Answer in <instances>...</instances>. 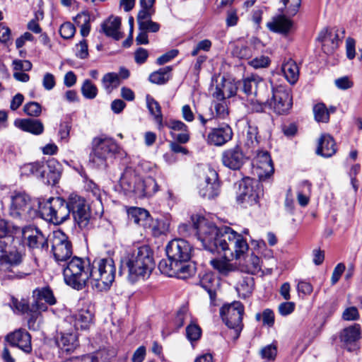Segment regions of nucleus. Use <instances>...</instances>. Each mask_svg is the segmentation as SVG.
<instances>
[{
  "label": "nucleus",
  "instance_id": "f257e3e1",
  "mask_svg": "<svg viewBox=\"0 0 362 362\" xmlns=\"http://www.w3.org/2000/svg\"><path fill=\"white\" fill-rule=\"evenodd\" d=\"M193 229L204 247L211 253L222 254L227 260L240 259L249 250L243 235L228 226L218 228L203 216H192Z\"/></svg>",
  "mask_w": 362,
  "mask_h": 362
},
{
  "label": "nucleus",
  "instance_id": "f03ea898",
  "mask_svg": "<svg viewBox=\"0 0 362 362\" xmlns=\"http://www.w3.org/2000/svg\"><path fill=\"white\" fill-rule=\"evenodd\" d=\"M41 216L54 224H61L68 219L71 213L74 221L82 230L91 228V212L86 201L81 197L71 194L66 202L60 197L49 198L40 206Z\"/></svg>",
  "mask_w": 362,
  "mask_h": 362
},
{
  "label": "nucleus",
  "instance_id": "7ed1b4c3",
  "mask_svg": "<svg viewBox=\"0 0 362 362\" xmlns=\"http://www.w3.org/2000/svg\"><path fill=\"white\" fill-rule=\"evenodd\" d=\"M154 265L151 250L148 246L143 245L121 258L119 274H126L128 280L134 283L149 277Z\"/></svg>",
  "mask_w": 362,
  "mask_h": 362
},
{
  "label": "nucleus",
  "instance_id": "20e7f679",
  "mask_svg": "<svg viewBox=\"0 0 362 362\" xmlns=\"http://www.w3.org/2000/svg\"><path fill=\"white\" fill-rule=\"evenodd\" d=\"M18 229L11 223L0 219V276L3 279L14 278L13 269L23 262L25 254L16 249L10 250L9 244L1 239L12 237Z\"/></svg>",
  "mask_w": 362,
  "mask_h": 362
},
{
  "label": "nucleus",
  "instance_id": "39448f33",
  "mask_svg": "<svg viewBox=\"0 0 362 362\" xmlns=\"http://www.w3.org/2000/svg\"><path fill=\"white\" fill-rule=\"evenodd\" d=\"M116 267L111 258L95 259L91 264L90 285L98 292L110 289L115 281Z\"/></svg>",
  "mask_w": 362,
  "mask_h": 362
},
{
  "label": "nucleus",
  "instance_id": "423d86ee",
  "mask_svg": "<svg viewBox=\"0 0 362 362\" xmlns=\"http://www.w3.org/2000/svg\"><path fill=\"white\" fill-rule=\"evenodd\" d=\"M91 264L78 257H74L63 269L65 283L78 291L82 290L90 281Z\"/></svg>",
  "mask_w": 362,
  "mask_h": 362
},
{
  "label": "nucleus",
  "instance_id": "0eeeda50",
  "mask_svg": "<svg viewBox=\"0 0 362 362\" xmlns=\"http://www.w3.org/2000/svg\"><path fill=\"white\" fill-rule=\"evenodd\" d=\"M119 151V146L114 139L105 136L95 137L92 141L90 162L97 168L105 167L107 159Z\"/></svg>",
  "mask_w": 362,
  "mask_h": 362
},
{
  "label": "nucleus",
  "instance_id": "6e6552de",
  "mask_svg": "<svg viewBox=\"0 0 362 362\" xmlns=\"http://www.w3.org/2000/svg\"><path fill=\"white\" fill-rule=\"evenodd\" d=\"M244 305L240 301H233L223 305L220 309V315L226 325L230 329L234 340L237 339L243 329Z\"/></svg>",
  "mask_w": 362,
  "mask_h": 362
},
{
  "label": "nucleus",
  "instance_id": "1a4fd4ad",
  "mask_svg": "<svg viewBox=\"0 0 362 362\" xmlns=\"http://www.w3.org/2000/svg\"><path fill=\"white\" fill-rule=\"evenodd\" d=\"M272 84V96L267 100L268 107L277 115L287 113L291 108L293 102L289 90L284 86Z\"/></svg>",
  "mask_w": 362,
  "mask_h": 362
},
{
  "label": "nucleus",
  "instance_id": "9d476101",
  "mask_svg": "<svg viewBox=\"0 0 362 362\" xmlns=\"http://www.w3.org/2000/svg\"><path fill=\"white\" fill-rule=\"evenodd\" d=\"M22 235L27 246L35 254L47 252L48 241L39 228L30 225L25 226L22 229Z\"/></svg>",
  "mask_w": 362,
  "mask_h": 362
},
{
  "label": "nucleus",
  "instance_id": "9b49d317",
  "mask_svg": "<svg viewBox=\"0 0 362 362\" xmlns=\"http://www.w3.org/2000/svg\"><path fill=\"white\" fill-rule=\"evenodd\" d=\"M52 250L57 262H65L72 255V245L66 235L62 230L53 233Z\"/></svg>",
  "mask_w": 362,
  "mask_h": 362
},
{
  "label": "nucleus",
  "instance_id": "f8f14e48",
  "mask_svg": "<svg viewBox=\"0 0 362 362\" xmlns=\"http://www.w3.org/2000/svg\"><path fill=\"white\" fill-rule=\"evenodd\" d=\"M158 268L161 273L168 276H175L182 279H187L195 272L194 267L190 264L189 261H180L168 264L167 260L163 259L159 262Z\"/></svg>",
  "mask_w": 362,
  "mask_h": 362
},
{
  "label": "nucleus",
  "instance_id": "ddd939ff",
  "mask_svg": "<svg viewBox=\"0 0 362 362\" xmlns=\"http://www.w3.org/2000/svg\"><path fill=\"white\" fill-rule=\"evenodd\" d=\"M192 247L184 239H175L171 240L166 246L168 262H177L189 261L191 258Z\"/></svg>",
  "mask_w": 362,
  "mask_h": 362
},
{
  "label": "nucleus",
  "instance_id": "4468645a",
  "mask_svg": "<svg viewBox=\"0 0 362 362\" xmlns=\"http://www.w3.org/2000/svg\"><path fill=\"white\" fill-rule=\"evenodd\" d=\"M220 192V183L217 172L209 168L204 175V180L200 183L199 193L201 197L209 199L216 197Z\"/></svg>",
  "mask_w": 362,
  "mask_h": 362
},
{
  "label": "nucleus",
  "instance_id": "2eb2a0df",
  "mask_svg": "<svg viewBox=\"0 0 362 362\" xmlns=\"http://www.w3.org/2000/svg\"><path fill=\"white\" fill-rule=\"evenodd\" d=\"M247 179L243 180L239 185V192L237 195V202L245 204V206H252L257 204L259 198V191L257 185Z\"/></svg>",
  "mask_w": 362,
  "mask_h": 362
},
{
  "label": "nucleus",
  "instance_id": "dca6fc26",
  "mask_svg": "<svg viewBox=\"0 0 362 362\" xmlns=\"http://www.w3.org/2000/svg\"><path fill=\"white\" fill-rule=\"evenodd\" d=\"M32 209L30 197L22 192H14L11 196L10 214L13 218H26Z\"/></svg>",
  "mask_w": 362,
  "mask_h": 362
},
{
  "label": "nucleus",
  "instance_id": "f3484780",
  "mask_svg": "<svg viewBox=\"0 0 362 362\" xmlns=\"http://www.w3.org/2000/svg\"><path fill=\"white\" fill-rule=\"evenodd\" d=\"M256 166V173L260 180L269 178L274 171L271 156L267 151H258L253 159Z\"/></svg>",
  "mask_w": 362,
  "mask_h": 362
},
{
  "label": "nucleus",
  "instance_id": "a211bd4d",
  "mask_svg": "<svg viewBox=\"0 0 362 362\" xmlns=\"http://www.w3.org/2000/svg\"><path fill=\"white\" fill-rule=\"evenodd\" d=\"M5 341L13 347H17L25 354L32 351L31 336L24 329H18L8 333L5 337Z\"/></svg>",
  "mask_w": 362,
  "mask_h": 362
},
{
  "label": "nucleus",
  "instance_id": "6ab92c4d",
  "mask_svg": "<svg viewBox=\"0 0 362 362\" xmlns=\"http://www.w3.org/2000/svg\"><path fill=\"white\" fill-rule=\"evenodd\" d=\"M233 135L231 127L227 124H222L211 129L207 135L206 141L210 145L221 146L230 141Z\"/></svg>",
  "mask_w": 362,
  "mask_h": 362
},
{
  "label": "nucleus",
  "instance_id": "aec40b11",
  "mask_svg": "<svg viewBox=\"0 0 362 362\" xmlns=\"http://www.w3.org/2000/svg\"><path fill=\"white\" fill-rule=\"evenodd\" d=\"M240 89L247 95L259 97V100H262V95L266 90L267 86L261 77L252 75L243 79Z\"/></svg>",
  "mask_w": 362,
  "mask_h": 362
},
{
  "label": "nucleus",
  "instance_id": "412c9836",
  "mask_svg": "<svg viewBox=\"0 0 362 362\" xmlns=\"http://www.w3.org/2000/svg\"><path fill=\"white\" fill-rule=\"evenodd\" d=\"M317 40L321 42L324 52L329 54L338 47L341 39H340L338 30L325 28L320 32Z\"/></svg>",
  "mask_w": 362,
  "mask_h": 362
},
{
  "label": "nucleus",
  "instance_id": "4be33fe9",
  "mask_svg": "<svg viewBox=\"0 0 362 362\" xmlns=\"http://www.w3.org/2000/svg\"><path fill=\"white\" fill-rule=\"evenodd\" d=\"M245 156L239 146L226 149L222 153L221 160L226 167L238 170L244 163Z\"/></svg>",
  "mask_w": 362,
  "mask_h": 362
},
{
  "label": "nucleus",
  "instance_id": "5701e85b",
  "mask_svg": "<svg viewBox=\"0 0 362 362\" xmlns=\"http://www.w3.org/2000/svg\"><path fill=\"white\" fill-rule=\"evenodd\" d=\"M146 179L136 176L123 175L120 179V185L128 192L134 193L138 197H145Z\"/></svg>",
  "mask_w": 362,
  "mask_h": 362
},
{
  "label": "nucleus",
  "instance_id": "b1692460",
  "mask_svg": "<svg viewBox=\"0 0 362 362\" xmlns=\"http://www.w3.org/2000/svg\"><path fill=\"white\" fill-rule=\"evenodd\" d=\"M360 326L354 325L344 328L340 333L339 337L343 346L349 351L356 349V341L360 338Z\"/></svg>",
  "mask_w": 362,
  "mask_h": 362
},
{
  "label": "nucleus",
  "instance_id": "393cba45",
  "mask_svg": "<svg viewBox=\"0 0 362 362\" xmlns=\"http://www.w3.org/2000/svg\"><path fill=\"white\" fill-rule=\"evenodd\" d=\"M33 297L35 298V306L37 312L45 311L47 309V305L42 303V300H45L50 305L56 303L53 292L49 287L35 289L33 291Z\"/></svg>",
  "mask_w": 362,
  "mask_h": 362
},
{
  "label": "nucleus",
  "instance_id": "a878e982",
  "mask_svg": "<svg viewBox=\"0 0 362 362\" xmlns=\"http://www.w3.org/2000/svg\"><path fill=\"white\" fill-rule=\"evenodd\" d=\"M129 219L144 228L151 226V218L149 212L140 207L132 206L127 210Z\"/></svg>",
  "mask_w": 362,
  "mask_h": 362
},
{
  "label": "nucleus",
  "instance_id": "bb28decb",
  "mask_svg": "<svg viewBox=\"0 0 362 362\" xmlns=\"http://www.w3.org/2000/svg\"><path fill=\"white\" fill-rule=\"evenodd\" d=\"M337 152L334 139L329 134H322L318 140L316 153L324 158H329Z\"/></svg>",
  "mask_w": 362,
  "mask_h": 362
},
{
  "label": "nucleus",
  "instance_id": "cd10ccee",
  "mask_svg": "<svg viewBox=\"0 0 362 362\" xmlns=\"http://www.w3.org/2000/svg\"><path fill=\"white\" fill-rule=\"evenodd\" d=\"M154 13L148 11H139L136 18L139 30H143L147 33L159 31L160 28V24L151 21Z\"/></svg>",
  "mask_w": 362,
  "mask_h": 362
},
{
  "label": "nucleus",
  "instance_id": "c85d7f7f",
  "mask_svg": "<svg viewBox=\"0 0 362 362\" xmlns=\"http://www.w3.org/2000/svg\"><path fill=\"white\" fill-rule=\"evenodd\" d=\"M14 125L18 129L39 135L44 131L43 124L38 119H17L14 121Z\"/></svg>",
  "mask_w": 362,
  "mask_h": 362
},
{
  "label": "nucleus",
  "instance_id": "c756f323",
  "mask_svg": "<svg viewBox=\"0 0 362 362\" xmlns=\"http://www.w3.org/2000/svg\"><path fill=\"white\" fill-rule=\"evenodd\" d=\"M58 347L63 352H72L78 345V336L76 332L61 333L57 340Z\"/></svg>",
  "mask_w": 362,
  "mask_h": 362
},
{
  "label": "nucleus",
  "instance_id": "7c9ffc66",
  "mask_svg": "<svg viewBox=\"0 0 362 362\" xmlns=\"http://www.w3.org/2000/svg\"><path fill=\"white\" fill-rule=\"evenodd\" d=\"M121 18L119 17H110L101 25L103 32L108 37H112L116 40H119L122 37L120 32Z\"/></svg>",
  "mask_w": 362,
  "mask_h": 362
},
{
  "label": "nucleus",
  "instance_id": "2f4dec72",
  "mask_svg": "<svg viewBox=\"0 0 362 362\" xmlns=\"http://www.w3.org/2000/svg\"><path fill=\"white\" fill-rule=\"evenodd\" d=\"M267 26L274 32L287 34L293 29V23L283 15L269 23Z\"/></svg>",
  "mask_w": 362,
  "mask_h": 362
},
{
  "label": "nucleus",
  "instance_id": "473e14b6",
  "mask_svg": "<svg viewBox=\"0 0 362 362\" xmlns=\"http://www.w3.org/2000/svg\"><path fill=\"white\" fill-rule=\"evenodd\" d=\"M237 91V87L230 81L223 79L221 85H217L214 96L218 100H223L226 98L233 96Z\"/></svg>",
  "mask_w": 362,
  "mask_h": 362
},
{
  "label": "nucleus",
  "instance_id": "72a5a7b5",
  "mask_svg": "<svg viewBox=\"0 0 362 362\" xmlns=\"http://www.w3.org/2000/svg\"><path fill=\"white\" fill-rule=\"evenodd\" d=\"M74 317L76 329H86L93 322V314L90 310L82 308L74 315Z\"/></svg>",
  "mask_w": 362,
  "mask_h": 362
},
{
  "label": "nucleus",
  "instance_id": "f704fd0d",
  "mask_svg": "<svg viewBox=\"0 0 362 362\" xmlns=\"http://www.w3.org/2000/svg\"><path fill=\"white\" fill-rule=\"evenodd\" d=\"M21 172L22 175L27 177L34 175L37 177L45 178L46 170L44 163L35 162L24 164L21 168Z\"/></svg>",
  "mask_w": 362,
  "mask_h": 362
},
{
  "label": "nucleus",
  "instance_id": "c9c22d12",
  "mask_svg": "<svg viewBox=\"0 0 362 362\" xmlns=\"http://www.w3.org/2000/svg\"><path fill=\"white\" fill-rule=\"evenodd\" d=\"M46 173L45 177L49 182L55 184L59 179L61 175L60 165L54 158L49 159L45 165Z\"/></svg>",
  "mask_w": 362,
  "mask_h": 362
},
{
  "label": "nucleus",
  "instance_id": "e433bc0d",
  "mask_svg": "<svg viewBox=\"0 0 362 362\" xmlns=\"http://www.w3.org/2000/svg\"><path fill=\"white\" fill-rule=\"evenodd\" d=\"M281 71L286 80L291 84H294L299 76L298 67L296 62L291 59L282 64Z\"/></svg>",
  "mask_w": 362,
  "mask_h": 362
},
{
  "label": "nucleus",
  "instance_id": "4c0bfd02",
  "mask_svg": "<svg viewBox=\"0 0 362 362\" xmlns=\"http://www.w3.org/2000/svg\"><path fill=\"white\" fill-rule=\"evenodd\" d=\"M255 286L254 278L251 276H243L236 286V291L242 298L248 297Z\"/></svg>",
  "mask_w": 362,
  "mask_h": 362
},
{
  "label": "nucleus",
  "instance_id": "58836bf2",
  "mask_svg": "<svg viewBox=\"0 0 362 362\" xmlns=\"http://www.w3.org/2000/svg\"><path fill=\"white\" fill-rule=\"evenodd\" d=\"M171 66H165L151 74L148 77V79L152 83H156L158 85L165 84L171 78Z\"/></svg>",
  "mask_w": 362,
  "mask_h": 362
},
{
  "label": "nucleus",
  "instance_id": "ea45409f",
  "mask_svg": "<svg viewBox=\"0 0 362 362\" xmlns=\"http://www.w3.org/2000/svg\"><path fill=\"white\" fill-rule=\"evenodd\" d=\"M146 100L150 113L154 117L155 121L158 123L159 128H160L163 126V115L160 105L149 95H146Z\"/></svg>",
  "mask_w": 362,
  "mask_h": 362
},
{
  "label": "nucleus",
  "instance_id": "a19ab883",
  "mask_svg": "<svg viewBox=\"0 0 362 362\" xmlns=\"http://www.w3.org/2000/svg\"><path fill=\"white\" fill-rule=\"evenodd\" d=\"M244 136L245 146L248 148H255L259 143L257 127L248 122Z\"/></svg>",
  "mask_w": 362,
  "mask_h": 362
},
{
  "label": "nucleus",
  "instance_id": "79ce46f5",
  "mask_svg": "<svg viewBox=\"0 0 362 362\" xmlns=\"http://www.w3.org/2000/svg\"><path fill=\"white\" fill-rule=\"evenodd\" d=\"M223 257V259L214 258L210 260V264L212 267L217 270L219 274L223 276L228 275L230 272L235 271V267L230 264Z\"/></svg>",
  "mask_w": 362,
  "mask_h": 362
},
{
  "label": "nucleus",
  "instance_id": "37998d69",
  "mask_svg": "<svg viewBox=\"0 0 362 362\" xmlns=\"http://www.w3.org/2000/svg\"><path fill=\"white\" fill-rule=\"evenodd\" d=\"M216 284L217 281L210 274H206L200 280L201 286L207 291L211 301H214L216 297Z\"/></svg>",
  "mask_w": 362,
  "mask_h": 362
},
{
  "label": "nucleus",
  "instance_id": "c03bdc74",
  "mask_svg": "<svg viewBox=\"0 0 362 362\" xmlns=\"http://www.w3.org/2000/svg\"><path fill=\"white\" fill-rule=\"evenodd\" d=\"M120 78L119 75L114 72L105 74L102 78V84L107 93L117 88L120 84Z\"/></svg>",
  "mask_w": 362,
  "mask_h": 362
},
{
  "label": "nucleus",
  "instance_id": "a18cd8bd",
  "mask_svg": "<svg viewBox=\"0 0 362 362\" xmlns=\"http://www.w3.org/2000/svg\"><path fill=\"white\" fill-rule=\"evenodd\" d=\"M245 272L250 274H256L261 270L260 259L255 255H251L245 260Z\"/></svg>",
  "mask_w": 362,
  "mask_h": 362
},
{
  "label": "nucleus",
  "instance_id": "49530a36",
  "mask_svg": "<svg viewBox=\"0 0 362 362\" xmlns=\"http://www.w3.org/2000/svg\"><path fill=\"white\" fill-rule=\"evenodd\" d=\"M81 93L87 99H94L98 94V88L89 79H86L81 86Z\"/></svg>",
  "mask_w": 362,
  "mask_h": 362
},
{
  "label": "nucleus",
  "instance_id": "de8ad7c7",
  "mask_svg": "<svg viewBox=\"0 0 362 362\" xmlns=\"http://www.w3.org/2000/svg\"><path fill=\"white\" fill-rule=\"evenodd\" d=\"M284 6V11L281 8L282 12L290 16H295L300 6L301 0H280Z\"/></svg>",
  "mask_w": 362,
  "mask_h": 362
},
{
  "label": "nucleus",
  "instance_id": "09e8293b",
  "mask_svg": "<svg viewBox=\"0 0 362 362\" xmlns=\"http://www.w3.org/2000/svg\"><path fill=\"white\" fill-rule=\"evenodd\" d=\"M12 305L13 308H15L17 311L21 313H28L31 312H37L36 310V308L35 306V303L32 305L30 308L28 302L25 299L18 300L16 298H13L12 300Z\"/></svg>",
  "mask_w": 362,
  "mask_h": 362
},
{
  "label": "nucleus",
  "instance_id": "8fccbe9b",
  "mask_svg": "<svg viewBox=\"0 0 362 362\" xmlns=\"http://www.w3.org/2000/svg\"><path fill=\"white\" fill-rule=\"evenodd\" d=\"M315 119L317 122H327L329 119V113L323 103H318L313 107Z\"/></svg>",
  "mask_w": 362,
  "mask_h": 362
},
{
  "label": "nucleus",
  "instance_id": "3c124183",
  "mask_svg": "<svg viewBox=\"0 0 362 362\" xmlns=\"http://www.w3.org/2000/svg\"><path fill=\"white\" fill-rule=\"evenodd\" d=\"M202 336V329L201 327L195 324L190 323L186 327V337L189 341L191 342L197 341Z\"/></svg>",
  "mask_w": 362,
  "mask_h": 362
},
{
  "label": "nucleus",
  "instance_id": "603ef678",
  "mask_svg": "<svg viewBox=\"0 0 362 362\" xmlns=\"http://www.w3.org/2000/svg\"><path fill=\"white\" fill-rule=\"evenodd\" d=\"M103 354V351H100L95 354H88L81 357L69 358L64 362H100V359H102Z\"/></svg>",
  "mask_w": 362,
  "mask_h": 362
},
{
  "label": "nucleus",
  "instance_id": "864d4df0",
  "mask_svg": "<svg viewBox=\"0 0 362 362\" xmlns=\"http://www.w3.org/2000/svg\"><path fill=\"white\" fill-rule=\"evenodd\" d=\"M234 55L240 59H250L253 54L252 47L246 45H236L233 51Z\"/></svg>",
  "mask_w": 362,
  "mask_h": 362
},
{
  "label": "nucleus",
  "instance_id": "5fc2aeb1",
  "mask_svg": "<svg viewBox=\"0 0 362 362\" xmlns=\"http://www.w3.org/2000/svg\"><path fill=\"white\" fill-rule=\"evenodd\" d=\"M255 318L257 321H259L261 318H262L263 325L268 327H272L274 323V314L270 309H265L262 315L257 313Z\"/></svg>",
  "mask_w": 362,
  "mask_h": 362
},
{
  "label": "nucleus",
  "instance_id": "6e6d98bb",
  "mask_svg": "<svg viewBox=\"0 0 362 362\" xmlns=\"http://www.w3.org/2000/svg\"><path fill=\"white\" fill-rule=\"evenodd\" d=\"M24 112L31 117H38L41 114L42 107L37 102H29L23 106Z\"/></svg>",
  "mask_w": 362,
  "mask_h": 362
},
{
  "label": "nucleus",
  "instance_id": "4d7b16f0",
  "mask_svg": "<svg viewBox=\"0 0 362 362\" xmlns=\"http://www.w3.org/2000/svg\"><path fill=\"white\" fill-rule=\"evenodd\" d=\"M75 32V26L70 22L64 23L59 28V34L64 39L73 37Z\"/></svg>",
  "mask_w": 362,
  "mask_h": 362
},
{
  "label": "nucleus",
  "instance_id": "13d9d810",
  "mask_svg": "<svg viewBox=\"0 0 362 362\" xmlns=\"http://www.w3.org/2000/svg\"><path fill=\"white\" fill-rule=\"evenodd\" d=\"M276 353V347L273 344L267 345L263 347L260 351L262 358L267 360H274Z\"/></svg>",
  "mask_w": 362,
  "mask_h": 362
},
{
  "label": "nucleus",
  "instance_id": "bf43d9fd",
  "mask_svg": "<svg viewBox=\"0 0 362 362\" xmlns=\"http://www.w3.org/2000/svg\"><path fill=\"white\" fill-rule=\"evenodd\" d=\"M13 69L16 71H28L32 69V63L28 60L15 59L12 63Z\"/></svg>",
  "mask_w": 362,
  "mask_h": 362
},
{
  "label": "nucleus",
  "instance_id": "052dcab7",
  "mask_svg": "<svg viewBox=\"0 0 362 362\" xmlns=\"http://www.w3.org/2000/svg\"><path fill=\"white\" fill-rule=\"evenodd\" d=\"M269 58L265 56L257 57L248 62L249 65L255 69L265 68L269 66Z\"/></svg>",
  "mask_w": 362,
  "mask_h": 362
},
{
  "label": "nucleus",
  "instance_id": "680f3d73",
  "mask_svg": "<svg viewBox=\"0 0 362 362\" xmlns=\"http://www.w3.org/2000/svg\"><path fill=\"white\" fill-rule=\"evenodd\" d=\"M158 191V185L156 180L151 177H148L146 178L145 185V197L151 196Z\"/></svg>",
  "mask_w": 362,
  "mask_h": 362
},
{
  "label": "nucleus",
  "instance_id": "e2e57ef3",
  "mask_svg": "<svg viewBox=\"0 0 362 362\" xmlns=\"http://www.w3.org/2000/svg\"><path fill=\"white\" fill-rule=\"evenodd\" d=\"M356 41L352 37H348L346 40V54L349 59H353L356 56Z\"/></svg>",
  "mask_w": 362,
  "mask_h": 362
},
{
  "label": "nucleus",
  "instance_id": "0e129e2a",
  "mask_svg": "<svg viewBox=\"0 0 362 362\" xmlns=\"http://www.w3.org/2000/svg\"><path fill=\"white\" fill-rule=\"evenodd\" d=\"M56 85L54 76L51 73H46L42 78V86L47 90H52Z\"/></svg>",
  "mask_w": 362,
  "mask_h": 362
},
{
  "label": "nucleus",
  "instance_id": "69168bd1",
  "mask_svg": "<svg viewBox=\"0 0 362 362\" xmlns=\"http://www.w3.org/2000/svg\"><path fill=\"white\" fill-rule=\"evenodd\" d=\"M295 303L293 302H284L279 305V313L282 316H286L293 312Z\"/></svg>",
  "mask_w": 362,
  "mask_h": 362
},
{
  "label": "nucleus",
  "instance_id": "338daca9",
  "mask_svg": "<svg viewBox=\"0 0 362 362\" xmlns=\"http://www.w3.org/2000/svg\"><path fill=\"white\" fill-rule=\"evenodd\" d=\"M342 317L345 320H356L359 317L358 309L356 307H350L346 308L342 315Z\"/></svg>",
  "mask_w": 362,
  "mask_h": 362
},
{
  "label": "nucleus",
  "instance_id": "774afa93",
  "mask_svg": "<svg viewBox=\"0 0 362 362\" xmlns=\"http://www.w3.org/2000/svg\"><path fill=\"white\" fill-rule=\"evenodd\" d=\"M76 57L80 59H86L88 56V44L86 40L81 41L77 45Z\"/></svg>",
  "mask_w": 362,
  "mask_h": 362
}]
</instances>
